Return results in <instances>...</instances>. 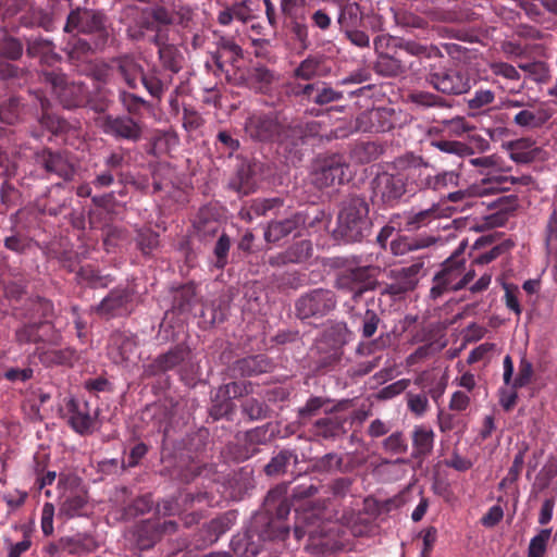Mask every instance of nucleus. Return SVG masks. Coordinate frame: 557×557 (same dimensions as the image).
<instances>
[{
  "label": "nucleus",
  "mask_w": 557,
  "mask_h": 557,
  "mask_svg": "<svg viewBox=\"0 0 557 557\" xmlns=\"http://www.w3.org/2000/svg\"><path fill=\"white\" fill-rule=\"evenodd\" d=\"M285 494L284 486L269 491L264 500L265 511L257 513L243 533L233 536L231 547L237 557H256L265 542H284L287 539L290 529L286 520L290 503Z\"/></svg>",
  "instance_id": "nucleus-1"
},
{
  "label": "nucleus",
  "mask_w": 557,
  "mask_h": 557,
  "mask_svg": "<svg viewBox=\"0 0 557 557\" xmlns=\"http://www.w3.org/2000/svg\"><path fill=\"white\" fill-rule=\"evenodd\" d=\"M131 22L126 28L127 37L133 41H141L151 34L148 41L152 45L162 39H170V27L174 24V13L162 4L132 7Z\"/></svg>",
  "instance_id": "nucleus-2"
},
{
  "label": "nucleus",
  "mask_w": 557,
  "mask_h": 557,
  "mask_svg": "<svg viewBox=\"0 0 557 557\" xmlns=\"http://www.w3.org/2000/svg\"><path fill=\"white\" fill-rule=\"evenodd\" d=\"M172 370H176L181 380L188 386H195L200 380V364L187 344H176L168 351L158 355L144 366L143 375L154 377Z\"/></svg>",
  "instance_id": "nucleus-3"
},
{
  "label": "nucleus",
  "mask_w": 557,
  "mask_h": 557,
  "mask_svg": "<svg viewBox=\"0 0 557 557\" xmlns=\"http://www.w3.org/2000/svg\"><path fill=\"white\" fill-rule=\"evenodd\" d=\"M372 221L366 198L358 195L347 197L338 213L335 238L345 243L361 242L370 235Z\"/></svg>",
  "instance_id": "nucleus-4"
},
{
  "label": "nucleus",
  "mask_w": 557,
  "mask_h": 557,
  "mask_svg": "<svg viewBox=\"0 0 557 557\" xmlns=\"http://www.w3.org/2000/svg\"><path fill=\"white\" fill-rule=\"evenodd\" d=\"M63 30L86 35L95 40L96 48H107L113 33L111 22L103 11L87 8L71 10Z\"/></svg>",
  "instance_id": "nucleus-5"
},
{
  "label": "nucleus",
  "mask_w": 557,
  "mask_h": 557,
  "mask_svg": "<svg viewBox=\"0 0 557 557\" xmlns=\"http://www.w3.org/2000/svg\"><path fill=\"white\" fill-rule=\"evenodd\" d=\"M245 131L252 139L278 143L288 140L290 133H297L300 137L306 134L301 123L286 126L274 112L251 114L245 122Z\"/></svg>",
  "instance_id": "nucleus-6"
},
{
  "label": "nucleus",
  "mask_w": 557,
  "mask_h": 557,
  "mask_svg": "<svg viewBox=\"0 0 557 557\" xmlns=\"http://www.w3.org/2000/svg\"><path fill=\"white\" fill-rule=\"evenodd\" d=\"M466 244L461 243L458 249L441 265V270L433 277V286L430 289L432 299H437L448 292L462 289V272H465Z\"/></svg>",
  "instance_id": "nucleus-7"
},
{
  "label": "nucleus",
  "mask_w": 557,
  "mask_h": 557,
  "mask_svg": "<svg viewBox=\"0 0 557 557\" xmlns=\"http://www.w3.org/2000/svg\"><path fill=\"white\" fill-rule=\"evenodd\" d=\"M424 78L432 88L447 96H460L471 89V79L466 72L435 63L425 67Z\"/></svg>",
  "instance_id": "nucleus-8"
},
{
  "label": "nucleus",
  "mask_w": 557,
  "mask_h": 557,
  "mask_svg": "<svg viewBox=\"0 0 557 557\" xmlns=\"http://www.w3.org/2000/svg\"><path fill=\"white\" fill-rule=\"evenodd\" d=\"M376 272L377 268L372 265L346 268L337 273L334 285L358 302L366 292L374 290L379 285Z\"/></svg>",
  "instance_id": "nucleus-9"
},
{
  "label": "nucleus",
  "mask_w": 557,
  "mask_h": 557,
  "mask_svg": "<svg viewBox=\"0 0 557 557\" xmlns=\"http://www.w3.org/2000/svg\"><path fill=\"white\" fill-rule=\"evenodd\" d=\"M44 81L51 85L53 94L65 109L87 106L88 87L82 82H69L65 75L55 70L45 71Z\"/></svg>",
  "instance_id": "nucleus-10"
},
{
  "label": "nucleus",
  "mask_w": 557,
  "mask_h": 557,
  "mask_svg": "<svg viewBox=\"0 0 557 557\" xmlns=\"http://www.w3.org/2000/svg\"><path fill=\"white\" fill-rule=\"evenodd\" d=\"M135 307V289L128 285H120L111 289L108 295L92 308V311L100 318L110 320L131 315Z\"/></svg>",
  "instance_id": "nucleus-11"
},
{
  "label": "nucleus",
  "mask_w": 557,
  "mask_h": 557,
  "mask_svg": "<svg viewBox=\"0 0 557 557\" xmlns=\"http://www.w3.org/2000/svg\"><path fill=\"white\" fill-rule=\"evenodd\" d=\"M349 400L338 401L330 410H324L325 416L317 419L308 429L309 434L317 441H336L347 433L348 418L339 411L346 409Z\"/></svg>",
  "instance_id": "nucleus-12"
},
{
  "label": "nucleus",
  "mask_w": 557,
  "mask_h": 557,
  "mask_svg": "<svg viewBox=\"0 0 557 557\" xmlns=\"http://www.w3.org/2000/svg\"><path fill=\"white\" fill-rule=\"evenodd\" d=\"M337 299L333 290L314 288L301 295L295 302V312L301 320L321 319L336 308Z\"/></svg>",
  "instance_id": "nucleus-13"
},
{
  "label": "nucleus",
  "mask_w": 557,
  "mask_h": 557,
  "mask_svg": "<svg viewBox=\"0 0 557 557\" xmlns=\"http://www.w3.org/2000/svg\"><path fill=\"white\" fill-rule=\"evenodd\" d=\"M406 177L401 172L395 174L379 173L372 181V198L380 201L384 207L394 208L404 196L409 194Z\"/></svg>",
  "instance_id": "nucleus-14"
},
{
  "label": "nucleus",
  "mask_w": 557,
  "mask_h": 557,
  "mask_svg": "<svg viewBox=\"0 0 557 557\" xmlns=\"http://www.w3.org/2000/svg\"><path fill=\"white\" fill-rule=\"evenodd\" d=\"M423 268L424 260L418 259L409 267L391 270L388 277L392 282L386 283L380 294L382 296H391L394 299L401 298L405 294L416 288Z\"/></svg>",
  "instance_id": "nucleus-15"
},
{
  "label": "nucleus",
  "mask_w": 557,
  "mask_h": 557,
  "mask_svg": "<svg viewBox=\"0 0 557 557\" xmlns=\"http://www.w3.org/2000/svg\"><path fill=\"white\" fill-rule=\"evenodd\" d=\"M349 178L350 172L347 160L345 156L338 153L324 158L313 173V183L319 188L341 185Z\"/></svg>",
  "instance_id": "nucleus-16"
},
{
  "label": "nucleus",
  "mask_w": 557,
  "mask_h": 557,
  "mask_svg": "<svg viewBox=\"0 0 557 557\" xmlns=\"http://www.w3.org/2000/svg\"><path fill=\"white\" fill-rule=\"evenodd\" d=\"M315 221H319L318 216H314L309 221V214L307 211L295 212L283 220H273L269 222L267 226L264 239L268 243H276L294 232H296L297 235H301L300 231L312 227Z\"/></svg>",
  "instance_id": "nucleus-17"
},
{
  "label": "nucleus",
  "mask_w": 557,
  "mask_h": 557,
  "mask_svg": "<svg viewBox=\"0 0 557 557\" xmlns=\"http://www.w3.org/2000/svg\"><path fill=\"white\" fill-rule=\"evenodd\" d=\"M35 161L48 174H54L65 182L75 177L76 169L65 152L44 148L36 152Z\"/></svg>",
  "instance_id": "nucleus-18"
},
{
  "label": "nucleus",
  "mask_w": 557,
  "mask_h": 557,
  "mask_svg": "<svg viewBox=\"0 0 557 557\" xmlns=\"http://www.w3.org/2000/svg\"><path fill=\"white\" fill-rule=\"evenodd\" d=\"M101 126L104 134L116 139L136 143L143 137V124L129 115H106Z\"/></svg>",
  "instance_id": "nucleus-19"
},
{
  "label": "nucleus",
  "mask_w": 557,
  "mask_h": 557,
  "mask_svg": "<svg viewBox=\"0 0 557 557\" xmlns=\"http://www.w3.org/2000/svg\"><path fill=\"white\" fill-rule=\"evenodd\" d=\"M69 412L67 423L74 432L85 436L94 432L95 422L98 416L96 411L91 414L88 401H78L75 398H70L66 403Z\"/></svg>",
  "instance_id": "nucleus-20"
},
{
  "label": "nucleus",
  "mask_w": 557,
  "mask_h": 557,
  "mask_svg": "<svg viewBox=\"0 0 557 557\" xmlns=\"http://www.w3.org/2000/svg\"><path fill=\"white\" fill-rule=\"evenodd\" d=\"M393 126V111L387 108L366 110L356 119V128L362 133H384Z\"/></svg>",
  "instance_id": "nucleus-21"
},
{
  "label": "nucleus",
  "mask_w": 557,
  "mask_h": 557,
  "mask_svg": "<svg viewBox=\"0 0 557 557\" xmlns=\"http://www.w3.org/2000/svg\"><path fill=\"white\" fill-rule=\"evenodd\" d=\"M137 346L135 335L116 331L110 336L108 355L114 363H124L129 360Z\"/></svg>",
  "instance_id": "nucleus-22"
},
{
  "label": "nucleus",
  "mask_w": 557,
  "mask_h": 557,
  "mask_svg": "<svg viewBox=\"0 0 557 557\" xmlns=\"http://www.w3.org/2000/svg\"><path fill=\"white\" fill-rule=\"evenodd\" d=\"M401 173L406 177L409 195L418 190L432 189V169L421 160H414Z\"/></svg>",
  "instance_id": "nucleus-23"
},
{
  "label": "nucleus",
  "mask_w": 557,
  "mask_h": 557,
  "mask_svg": "<svg viewBox=\"0 0 557 557\" xmlns=\"http://www.w3.org/2000/svg\"><path fill=\"white\" fill-rule=\"evenodd\" d=\"M53 334V325L48 321L26 323L15 331V339L20 345L47 342Z\"/></svg>",
  "instance_id": "nucleus-24"
},
{
  "label": "nucleus",
  "mask_w": 557,
  "mask_h": 557,
  "mask_svg": "<svg viewBox=\"0 0 557 557\" xmlns=\"http://www.w3.org/2000/svg\"><path fill=\"white\" fill-rule=\"evenodd\" d=\"M271 362L264 355L248 356L236 360L231 367V376L245 377L265 373L270 370Z\"/></svg>",
  "instance_id": "nucleus-25"
},
{
  "label": "nucleus",
  "mask_w": 557,
  "mask_h": 557,
  "mask_svg": "<svg viewBox=\"0 0 557 557\" xmlns=\"http://www.w3.org/2000/svg\"><path fill=\"white\" fill-rule=\"evenodd\" d=\"M140 82L147 92L160 102L172 84V75H166L161 69L153 66L148 71H144Z\"/></svg>",
  "instance_id": "nucleus-26"
},
{
  "label": "nucleus",
  "mask_w": 557,
  "mask_h": 557,
  "mask_svg": "<svg viewBox=\"0 0 557 557\" xmlns=\"http://www.w3.org/2000/svg\"><path fill=\"white\" fill-rule=\"evenodd\" d=\"M434 438L435 434L432 429L425 425H416L411 434V458L422 463L433 451Z\"/></svg>",
  "instance_id": "nucleus-27"
},
{
  "label": "nucleus",
  "mask_w": 557,
  "mask_h": 557,
  "mask_svg": "<svg viewBox=\"0 0 557 557\" xmlns=\"http://www.w3.org/2000/svg\"><path fill=\"white\" fill-rule=\"evenodd\" d=\"M412 64H408L403 58L399 50H394L389 54H383L376 58L374 71L384 77H396L405 74Z\"/></svg>",
  "instance_id": "nucleus-28"
},
{
  "label": "nucleus",
  "mask_w": 557,
  "mask_h": 557,
  "mask_svg": "<svg viewBox=\"0 0 557 557\" xmlns=\"http://www.w3.org/2000/svg\"><path fill=\"white\" fill-rule=\"evenodd\" d=\"M158 520H145L135 525L131 541L139 550L149 549L160 541Z\"/></svg>",
  "instance_id": "nucleus-29"
},
{
  "label": "nucleus",
  "mask_w": 557,
  "mask_h": 557,
  "mask_svg": "<svg viewBox=\"0 0 557 557\" xmlns=\"http://www.w3.org/2000/svg\"><path fill=\"white\" fill-rule=\"evenodd\" d=\"M112 64L128 88L136 89L138 87L137 79L141 77L145 70L133 55L125 54L115 58L112 60Z\"/></svg>",
  "instance_id": "nucleus-30"
},
{
  "label": "nucleus",
  "mask_w": 557,
  "mask_h": 557,
  "mask_svg": "<svg viewBox=\"0 0 557 557\" xmlns=\"http://www.w3.org/2000/svg\"><path fill=\"white\" fill-rule=\"evenodd\" d=\"M152 45L158 48V59L163 70L177 74L183 69L184 57L175 45L169 42V39H162Z\"/></svg>",
  "instance_id": "nucleus-31"
},
{
  "label": "nucleus",
  "mask_w": 557,
  "mask_h": 557,
  "mask_svg": "<svg viewBox=\"0 0 557 557\" xmlns=\"http://www.w3.org/2000/svg\"><path fill=\"white\" fill-rule=\"evenodd\" d=\"M338 9L336 23L342 32L360 25L362 13L360 5L351 0H331Z\"/></svg>",
  "instance_id": "nucleus-32"
},
{
  "label": "nucleus",
  "mask_w": 557,
  "mask_h": 557,
  "mask_svg": "<svg viewBox=\"0 0 557 557\" xmlns=\"http://www.w3.org/2000/svg\"><path fill=\"white\" fill-rule=\"evenodd\" d=\"M106 48H96L95 40L90 38L73 37L65 46L64 51L70 62L78 65L85 62L91 54L103 51Z\"/></svg>",
  "instance_id": "nucleus-33"
},
{
  "label": "nucleus",
  "mask_w": 557,
  "mask_h": 557,
  "mask_svg": "<svg viewBox=\"0 0 557 557\" xmlns=\"http://www.w3.org/2000/svg\"><path fill=\"white\" fill-rule=\"evenodd\" d=\"M206 499L205 493L194 494L188 491H182L175 498L164 499L159 504V511L163 515H181L182 511L187 510L195 502H202Z\"/></svg>",
  "instance_id": "nucleus-34"
},
{
  "label": "nucleus",
  "mask_w": 557,
  "mask_h": 557,
  "mask_svg": "<svg viewBox=\"0 0 557 557\" xmlns=\"http://www.w3.org/2000/svg\"><path fill=\"white\" fill-rule=\"evenodd\" d=\"M152 187L154 193L171 195L175 189V170L165 162H159L152 169Z\"/></svg>",
  "instance_id": "nucleus-35"
},
{
  "label": "nucleus",
  "mask_w": 557,
  "mask_h": 557,
  "mask_svg": "<svg viewBox=\"0 0 557 557\" xmlns=\"http://www.w3.org/2000/svg\"><path fill=\"white\" fill-rule=\"evenodd\" d=\"M54 44L42 37L27 39L26 53L30 58H40L42 63L53 64L59 62L60 57L54 51Z\"/></svg>",
  "instance_id": "nucleus-36"
},
{
  "label": "nucleus",
  "mask_w": 557,
  "mask_h": 557,
  "mask_svg": "<svg viewBox=\"0 0 557 557\" xmlns=\"http://www.w3.org/2000/svg\"><path fill=\"white\" fill-rule=\"evenodd\" d=\"M230 187L243 195L253 193L257 187L253 165L247 162H242L236 170L235 176L230 182Z\"/></svg>",
  "instance_id": "nucleus-37"
},
{
  "label": "nucleus",
  "mask_w": 557,
  "mask_h": 557,
  "mask_svg": "<svg viewBox=\"0 0 557 557\" xmlns=\"http://www.w3.org/2000/svg\"><path fill=\"white\" fill-rule=\"evenodd\" d=\"M323 55L309 54L294 69L292 77L298 81L306 82L312 81L317 77H321L323 75Z\"/></svg>",
  "instance_id": "nucleus-38"
},
{
  "label": "nucleus",
  "mask_w": 557,
  "mask_h": 557,
  "mask_svg": "<svg viewBox=\"0 0 557 557\" xmlns=\"http://www.w3.org/2000/svg\"><path fill=\"white\" fill-rule=\"evenodd\" d=\"M441 215L442 211L440 206L433 205L429 209L406 214L404 216V227L408 232L418 231L421 227L428 226L431 222L438 219Z\"/></svg>",
  "instance_id": "nucleus-39"
},
{
  "label": "nucleus",
  "mask_w": 557,
  "mask_h": 557,
  "mask_svg": "<svg viewBox=\"0 0 557 557\" xmlns=\"http://www.w3.org/2000/svg\"><path fill=\"white\" fill-rule=\"evenodd\" d=\"M285 17L288 20L287 27L293 40L301 51L308 50L311 47V41L309 38V26L305 22V17L297 15L296 12H293L292 16Z\"/></svg>",
  "instance_id": "nucleus-40"
},
{
  "label": "nucleus",
  "mask_w": 557,
  "mask_h": 557,
  "mask_svg": "<svg viewBox=\"0 0 557 557\" xmlns=\"http://www.w3.org/2000/svg\"><path fill=\"white\" fill-rule=\"evenodd\" d=\"M496 95L491 89L479 88L473 95L466 99L469 116H478L488 111L491 104L494 103Z\"/></svg>",
  "instance_id": "nucleus-41"
},
{
  "label": "nucleus",
  "mask_w": 557,
  "mask_h": 557,
  "mask_svg": "<svg viewBox=\"0 0 557 557\" xmlns=\"http://www.w3.org/2000/svg\"><path fill=\"white\" fill-rule=\"evenodd\" d=\"M349 318L354 323L359 324V330L364 338L372 337L377 331L381 319L373 309H366L364 312L349 311Z\"/></svg>",
  "instance_id": "nucleus-42"
},
{
  "label": "nucleus",
  "mask_w": 557,
  "mask_h": 557,
  "mask_svg": "<svg viewBox=\"0 0 557 557\" xmlns=\"http://www.w3.org/2000/svg\"><path fill=\"white\" fill-rule=\"evenodd\" d=\"M396 48H398L399 52L404 51L409 55L424 58V59H441L443 54L441 50L434 45H422L414 40H399L396 44Z\"/></svg>",
  "instance_id": "nucleus-43"
},
{
  "label": "nucleus",
  "mask_w": 557,
  "mask_h": 557,
  "mask_svg": "<svg viewBox=\"0 0 557 557\" xmlns=\"http://www.w3.org/2000/svg\"><path fill=\"white\" fill-rule=\"evenodd\" d=\"M64 499L59 507V516L66 519L83 516L87 504L86 496L82 493L70 492L63 495Z\"/></svg>",
  "instance_id": "nucleus-44"
},
{
  "label": "nucleus",
  "mask_w": 557,
  "mask_h": 557,
  "mask_svg": "<svg viewBox=\"0 0 557 557\" xmlns=\"http://www.w3.org/2000/svg\"><path fill=\"white\" fill-rule=\"evenodd\" d=\"M235 520V515L232 511L226 512L225 515L212 519L202 532H206L205 541L209 544L215 543L221 535L227 532L233 525Z\"/></svg>",
  "instance_id": "nucleus-45"
},
{
  "label": "nucleus",
  "mask_w": 557,
  "mask_h": 557,
  "mask_svg": "<svg viewBox=\"0 0 557 557\" xmlns=\"http://www.w3.org/2000/svg\"><path fill=\"white\" fill-rule=\"evenodd\" d=\"M435 243L433 237L410 239L399 236L389 244V249L394 256H404L410 251L426 248Z\"/></svg>",
  "instance_id": "nucleus-46"
},
{
  "label": "nucleus",
  "mask_w": 557,
  "mask_h": 557,
  "mask_svg": "<svg viewBox=\"0 0 557 557\" xmlns=\"http://www.w3.org/2000/svg\"><path fill=\"white\" fill-rule=\"evenodd\" d=\"M343 361L344 350L342 345L333 346L325 351L320 348V356L317 360V369L323 372L334 371L341 369L344 366Z\"/></svg>",
  "instance_id": "nucleus-47"
},
{
  "label": "nucleus",
  "mask_w": 557,
  "mask_h": 557,
  "mask_svg": "<svg viewBox=\"0 0 557 557\" xmlns=\"http://www.w3.org/2000/svg\"><path fill=\"white\" fill-rule=\"evenodd\" d=\"M533 141L528 138H521L510 141L508 148L510 150V159L517 163H531L537 156V149H530Z\"/></svg>",
  "instance_id": "nucleus-48"
},
{
  "label": "nucleus",
  "mask_w": 557,
  "mask_h": 557,
  "mask_svg": "<svg viewBox=\"0 0 557 557\" xmlns=\"http://www.w3.org/2000/svg\"><path fill=\"white\" fill-rule=\"evenodd\" d=\"M196 302V286L193 283L185 284L176 289L173 297V309L178 312H187Z\"/></svg>",
  "instance_id": "nucleus-49"
},
{
  "label": "nucleus",
  "mask_w": 557,
  "mask_h": 557,
  "mask_svg": "<svg viewBox=\"0 0 557 557\" xmlns=\"http://www.w3.org/2000/svg\"><path fill=\"white\" fill-rule=\"evenodd\" d=\"M119 100L129 116H140L143 111L151 108L147 100L126 90L119 91Z\"/></svg>",
  "instance_id": "nucleus-50"
},
{
  "label": "nucleus",
  "mask_w": 557,
  "mask_h": 557,
  "mask_svg": "<svg viewBox=\"0 0 557 557\" xmlns=\"http://www.w3.org/2000/svg\"><path fill=\"white\" fill-rule=\"evenodd\" d=\"M65 552L70 555H84L95 549L92 537L86 534H76L74 536H64Z\"/></svg>",
  "instance_id": "nucleus-51"
},
{
  "label": "nucleus",
  "mask_w": 557,
  "mask_h": 557,
  "mask_svg": "<svg viewBox=\"0 0 557 557\" xmlns=\"http://www.w3.org/2000/svg\"><path fill=\"white\" fill-rule=\"evenodd\" d=\"M550 536V528L541 529L533 537H531L527 549V557H545Z\"/></svg>",
  "instance_id": "nucleus-52"
},
{
  "label": "nucleus",
  "mask_w": 557,
  "mask_h": 557,
  "mask_svg": "<svg viewBox=\"0 0 557 557\" xmlns=\"http://www.w3.org/2000/svg\"><path fill=\"white\" fill-rule=\"evenodd\" d=\"M409 98L413 104L423 109L449 107V103L445 98L430 91L418 90L410 94Z\"/></svg>",
  "instance_id": "nucleus-53"
},
{
  "label": "nucleus",
  "mask_w": 557,
  "mask_h": 557,
  "mask_svg": "<svg viewBox=\"0 0 557 557\" xmlns=\"http://www.w3.org/2000/svg\"><path fill=\"white\" fill-rule=\"evenodd\" d=\"M330 403V399L321 396H311L308 398L306 404L298 408L297 418L300 424L305 425L307 422L315 417L321 409L324 408L326 404Z\"/></svg>",
  "instance_id": "nucleus-54"
},
{
  "label": "nucleus",
  "mask_w": 557,
  "mask_h": 557,
  "mask_svg": "<svg viewBox=\"0 0 557 557\" xmlns=\"http://www.w3.org/2000/svg\"><path fill=\"white\" fill-rule=\"evenodd\" d=\"M81 282L86 283L91 288L107 287L113 281L110 275L102 276L92 265H84L77 272Z\"/></svg>",
  "instance_id": "nucleus-55"
},
{
  "label": "nucleus",
  "mask_w": 557,
  "mask_h": 557,
  "mask_svg": "<svg viewBox=\"0 0 557 557\" xmlns=\"http://www.w3.org/2000/svg\"><path fill=\"white\" fill-rule=\"evenodd\" d=\"M252 393L251 382H231L222 385L216 392L215 398H227L232 401L234 398H239Z\"/></svg>",
  "instance_id": "nucleus-56"
},
{
  "label": "nucleus",
  "mask_w": 557,
  "mask_h": 557,
  "mask_svg": "<svg viewBox=\"0 0 557 557\" xmlns=\"http://www.w3.org/2000/svg\"><path fill=\"white\" fill-rule=\"evenodd\" d=\"M297 460V455L289 449H283L275 455L270 462L264 467V472L268 475H277L286 471L290 460Z\"/></svg>",
  "instance_id": "nucleus-57"
},
{
  "label": "nucleus",
  "mask_w": 557,
  "mask_h": 557,
  "mask_svg": "<svg viewBox=\"0 0 557 557\" xmlns=\"http://www.w3.org/2000/svg\"><path fill=\"white\" fill-rule=\"evenodd\" d=\"M284 205V200L278 197L274 198H258L255 199L249 207V214L255 216H264L270 212L275 213Z\"/></svg>",
  "instance_id": "nucleus-58"
},
{
  "label": "nucleus",
  "mask_w": 557,
  "mask_h": 557,
  "mask_svg": "<svg viewBox=\"0 0 557 557\" xmlns=\"http://www.w3.org/2000/svg\"><path fill=\"white\" fill-rule=\"evenodd\" d=\"M269 407L256 398H247L242 404V412L250 421L263 420L269 417Z\"/></svg>",
  "instance_id": "nucleus-59"
},
{
  "label": "nucleus",
  "mask_w": 557,
  "mask_h": 557,
  "mask_svg": "<svg viewBox=\"0 0 557 557\" xmlns=\"http://www.w3.org/2000/svg\"><path fill=\"white\" fill-rule=\"evenodd\" d=\"M23 44L18 38L4 35L0 38V57L16 61L23 55Z\"/></svg>",
  "instance_id": "nucleus-60"
},
{
  "label": "nucleus",
  "mask_w": 557,
  "mask_h": 557,
  "mask_svg": "<svg viewBox=\"0 0 557 557\" xmlns=\"http://www.w3.org/2000/svg\"><path fill=\"white\" fill-rule=\"evenodd\" d=\"M21 191L7 178L0 185V201L4 207L0 213L4 214L7 210L17 206L21 202Z\"/></svg>",
  "instance_id": "nucleus-61"
},
{
  "label": "nucleus",
  "mask_w": 557,
  "mask_h": 557,
  "mask_svg": "<svg viewBox=\"0 0 557 557\" xmlns=\"http://www.w3.org/2000/svg\"><path fill=\"white\" fill-rule=\"evenodd\" d=\"M286 250L292 263H302L311 258L313 252L312 243L309 239L296 242Z\"/></svg>",
  "instance_id": "nucleus-62"
},
{
  "label": "nucleus",
  "mask_w": 557,
  "mask_h": 557,
  "mask_svg": "<svg viewBox=\"0 0 557 557\" xmlns=\"http://www.w3.org/2000/svg\"><path fill=\"white\" fill-rule=\"evenodd\" d=\"M394 17L398 26L406 28L408 30L425 29L429 26L428 22L424 18L412 12L397 11L395 12Z\"/></svg>",
  "instance_id": "nucleus-63"
},
{
  "label": "nucleus",
  "mask_w": 557,
  "mask_h": 557,
  "mask_svg": "<svg viewBox=\"0 0 557 557\" xmlns=\"http://www.w3.org/2000/svg\"><path fill=\"white\" fill-rule=\"evenodd\" d=\"M473 166L481 168V173L491 175L493 172L505 171L503 161L497 154L483 156L470 160Z\"/></svg>",
  "instance_id": "nucleus-64"
}]
</instances>
